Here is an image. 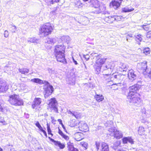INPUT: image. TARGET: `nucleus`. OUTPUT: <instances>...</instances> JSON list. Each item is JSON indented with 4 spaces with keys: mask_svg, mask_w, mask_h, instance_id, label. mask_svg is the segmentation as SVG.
Wrapping results in <instances>:
<instances>
[{
    "mask_svg": "<svg viewBox=\"0 0 151 151\" xmlns=\"http://www.w3.org/2000/svg\"><path fill=\"white\" fill-rule=\"evenodd\" d=\"M8 101L11 104L16 106H21L23 104L22 99L19 98L18 95L15 94L10 96Z\"/></svg>",
    "mask_w": 151,
    "mask_h": 151,
    "instance_id": "nucleus-3",
    "label": "nucleus"
},
{
    "mask_svg": "<svg viewBox=\"0 0 151 151\" xmlns=\"http://www.w3.org/2000/svg\"><path fill=\"white\" fill-rule=\"evenodd\" d=\"M41 99L40 98H36L35 99L32 105L33 109H37L39 106L41 102Z\"/></svg>",
    "mask_w": 151,
    "mask_h": 151,
    "instance_id": "nucleus-10",
    "label": "nucleus"
},
{
    "mask_svg": "<svg viewBox=\"0 0 151 151\" xmlns=\"http://www.w3.org/2000/svg\"><path fill=\"white\" fill-rule=\"evenodd\" d=\"M143 53L146 55L150 53V49L147 47L145 48L143 50Z\"/></svg>",
    "mask_w": 151,
    "mask_h": 151,
    "instance_id": "nucleus-44",
    "label": "nucleus"
},
{
    "mask_svg": "<svg viewBox=\"0 0 151 151\" xmlns=\"http://www.w3.org/2000/svg\"><path fill=\"white\" fill-rule=\"evenodd\" d=\"M144 128L142 126L139 127L138 131V134L140 135H142L144 134Z\"/></svg>",
    "mask_w": 151,
    "mask_h": 151,
    "instance_id": "nucleus-35",
    "label": "nucleus"
},
{
    "mask_svg": "<svg viewBox=\"0 0 151 151\" xmlns=\"http://www.w3.org/2000/svg\"><path fill=\"white\" fill-rule=\"evenodd\" d=\"M61 39L63 42H65L68 43L70 41V38L68 36H63L61 37Z\"/></svg>",
    "mask_w": 151,
    "mask_h": 151,
    "instance_id": "nucleus-25",
    "label": "nucleus"
},
{
    "mask_svg": "<svg viewBox=\"0 0 151 151\" xmlns=\"http://www.w3.org/2000/svg\"><path fill=\"white\" fill-rule=\"evenodd\" d=\"M58 133L62 136L64 135V134L63 133V132L59 129V128Z\"/></svg>",
    "mask_w": 151,
    "mask_h": 151,
    "instance_id": "nucleus-55",
    "label": "nucleus"
},
{
    "mask_svg": "<svg viewBox=\"0 0 151 151\" xmlns=\"http://www.w3.org/2000/svg\"><path fill=\"white\" fill-rule=\"evenodd\" d=\"M67 147L69 151L72 150H73V143L71 142L70 141H69L67 143Z\"/></svg>",
    "mask_w": 151,
    "mask_h": 151,
    "instance_id": "nucleus-34",
    "label": "nucleus"
},
{
    "mask_svg": "<svg viewBox=\"0 0 151 151\" xmlns=\"http://www.w3.org/2000/svg\"><path fill=\"white\" fill-rule=\"evenodd\" d=\"M0 122L4 124L5 123V122L4 120H3V119L1 118L0 119Z\"/></svg>",
    "mask_w": 151,
    "mask_h": 151,
    "instance_id": "nucleus-59",
    "label": "nucleus"
},
{
    "mask_svg": "<svg viewBox=\"0 0 151 151\" xmlns=\"http://www.w3.org/2000/svg\"><path fill=\"white\" fill-rule=\"evenodd\" d=\"M114 64L112 63H109L108 64H105L104 65L102 66V69L105 73H107L104 75V77L106 80H107V82H109L110 80H111L112 78H114V80L118 82H119L122 80L124 75H115L113 73L111 76V78H110V75L111 73L113 70Z\"/></svg>",
    "mask_w": 151,
    "mask_h": 151,
    "instance_id": "nucleus-1",
    "label": "nucleus"
},
{
    "mask_svg": "<svg viewBox=\"0 0 151 151\" xmlns=\"http://www.w3.org/2000/svg\"><path fill=\"white\" fill-rule=\"evenodd\" d=\"M101 67V66H99L96 64L94 65V67L95 69V73L96 74H98L100 73Z\"/></svg>",
    "mask_w": 151,
    "mask_h": 151,
    "instance_id": "nucleus-29",
    "label": "nucleus"
},
{
    "mask_svg": "<svg viewBox=\"0 0 151 151\" xmlns=\"http://www.w3.org/2000/svg\"><path fill=\"white\" fill-rule=\"evenodd\" d=\"M42 132L43 133L45 137H47V135L46 131L44 130Z\"/></svg>",
    "mask_w": 151,
    "mask_h": 151,
    "instance_id": "nucleus-60",
    "label": "nucleus"
},
{
    "mask_svg": "<svg viewBox=\"0 0 151 151\" xmlns=\"http://www.w3.org/2000/svg\"><path fill=\"white\" fill-rule=\"evenodd\" d=\"M106 60V58H103L101 56L98 57L96 60L95 64L101 66V65L105 62Z\"/></svg>",
    "mask_w": 151,
    "mask_h": 151,
    "instance_id": "nucleus-14",
    "label": "nucleus"
},
{
    "mask_svg": "<svg viewBox=\"0 0 151 151\" xmlns=\"http://www.w3.org/2000/svg\"><path fill=\"white\" fill-rule=\"evenodd\" d=\"M65 52H54V54L56 56L57 61L58 62H61L64 64L67 63L66 59L65 58Z\"/></svg>",
    "mask_w": 151,
    "mask_h": 151,
    "instance_id": "nucleus-5",
    "label": "nucleus"
},
{
    "mask_svg": "<svg viewBox=\"0 0 151 151\" xmlns=\"http://www.w3.org/2000/svg\"><path fill=\"white\" fill-rule=\"evenodd\" d=\"M4 35L5 37H7L9 35L8 32L7 30L5 31L4 32Z\"/></svg>",
    "mask_w": 151,
    "mask_h": 151,
    "instance_id": "nucleus-47",
    "label": "nucleus"
},
{
    "mask_svg": "<svg viewBox=\"0 0 151 151\" xmlns=\"http://www.w3.org/2000/svg\"><path fill=\"white\" fill-rule=\"evenodd\" d=\"M65 47L63 44L59 45L56 46L54 52H65Z\"/></svg>",
    "mask_w": 151,
    "mask_h": 151,
    "instance_id": "nucleus-12",
    "label": "nucleus"
},
{
    "mask_svg": "<svg viewBox=\"0 0 151 151\" xmlns=\"http://www.w3.org/2000/svg\"><path fill=\"white\" fill-rule=\"evenodd\" d=\"M76 5H77L78 6H81L82 5V4L81 3L80 1H79L76 2Z\"/></svg>",
    "mask_w": 151,
    "mask_h": 151,
    "instance_id": "nucleus-51",
    "label": "nucleus"
},
{
    "mask_svg": "<svg viewBox=\"0 0 151 151\" xmlns=\"http://www.w3.org/2000/svg\"><path fill=\"white\" fill-rule=\"evenodd\" d=\"M38 40L35 37L33 38H29L28 39V42H30L31 43L37 42Z\"/></svg>",
    "mask_w": 151,
    "mask_h": 151,
    "instance_id": "nucleus-36",
    "label": "nucleus"
},
{
    "mask_svg": "<svg viewBox=\"0 0 151 151\" xmlns=\"http://www.w3.org/2000/svg\"><path fill=\"white\" fill-rule=\"evenodd\" d=\"M123 143L124 144H127L128 142L130 143L131 145L134 143V141L133 139L131 137H125L122 139Z\"/></svg>",
    "mask_w": 151,
    "mask_h": 151,
    "instance_id": "nucleus-15",
    "label": "nucleus"
},
{
    "mask_svg": "<svg viewBox=\"0 0 151 151\" xmlns=\"http://www.w3.org/2000/svg\"><path fill=\"white\" fill-rule=\"evenodd\" d=\"M47 130L48 132V133L50 132L51 131V130L50 128V126L47 123Z\"/></svg>",
    "mask_w": 151,
    "mask_h": 151,
    "instance_id": "nucleus-49",
    "label": "nucleus"
},
{
    "mask_svg": "<svg viewBox=\"0 0 151 151\" xmlns=\"http://www.w3.org/2000/svg\"><path fill=\"white\" fill-rule=\"evenodd\" d=\"M44 1L47 5L51 6L52 4L59 2L60 0H44Z\"/></svg>",
    "mask_w": 151,
    "mask_h": 151,
    "instance_id": "nucleus-23",
    "label": "nucleus"
},
{
    "mask_svg": "<svg viewBox=\"0 0 151 151\" xmlns=\"http://www.w3.org/2000/svg\"><path fill=\"white\" fill-rule=\"evenodd\" d=\"M11 28H12V32H15L17 29V27L15 25H14Z\"/></svg>",
    "mask_w": 151,
    "mask_h": 151,
    "instance_id": "nucleus-45",
    "label": "nucleus"
},
{
    "mask_svg": "<svg viewBox=\"0 0 151 151\" xmlns=\"http://www.w3.org/2000/svg\"><path fill=\"white\" fill-rule=\"evenodd\" d=\"M134 10V8L129 9L128 7H126L123 9V11L124 12H129Z\"/></svg>",
    "mask_w": 151,
    "mask_h": 151,
    "instance_id": "nucleus-40",
    "label": "nucleus"
},
{
    "mask_svg": "<svg viewBox=\"0 0 151 151\" xmlns=\"http://www.w3.org/2000/svg\"><path fill=\"white\" fill-rule=\"evenodd\" d=\"M142 35L140 34L137 35L135 36V40L138 42V44H140V42L142 41Z\"/></svg>",
    "mask_w": 151,
    "mask_h": 151,
    "instance_id": "nucleus-30",
    "label": "nucleus"
},
{
    "mask_svg": "<svg viewBox=\"0 0 151 151\" xmlns=\"http://www.w3.org/2000/svg\"><path fill=\"white\" fill-rule=\"evenodd\" d=\"M83 18L85 20L82 22V24L83 25H86L88 23L89 21L86 17H83Z\"/></svg>",
    "mask_w": 151,
    "mask_h": 151,
    "instance_id": "nucleus-42",
    "label": "nucleus"
},
{
    "mask_svg": "<svg viewBox=\"0 0 151 151\" xmlns=\"http://www.w3.org/2000/svg\"><path fill=\"white\" fill-rule=\"evenodd\" d=\"M101 151H109L108 145L104 142L101 143Z\"/></svg>",
    "mask_w": 151,
    "mask_h": 151,
    "instance_id": "nucleus-24",
    "label": "nucleus"
},
{
    "mask_svg": "<svg viewBox=\"0 0 151 151\" xmlns=\"http://www.w3.org/2000/svg\"><path fill=\"white\" fill-rule=\"evenodd\" d=\"M95 2L96 3V4L95 5L94 3H93V7L96 9V10H95V12L96 13H101V11L99 7L98 2L97 1H95Z\"/></svg>",
    "mask_w": 151,
    "mask_h": 151,
    "instance_id": "nucleus-18",
    "label": "nucleus"
},
{
    "mask_svg": "<svg viewBox=\"0 0 151 151\" xmlns=\"http://www.w3.org/2000/svg\"><path fill=\"white\" fill-rule=\"evenodd\" d=\"M109 132H114H114H115V129L114 128H109Z\"/></svg>",
    "mask_w": 151,
    "mask_h": 151,
    "instance_id": "nucleus-54",
    "label": "nucleus"
},
{
    "mask_svg": "<svg viewBox=\"0 0 151 151\" xmlns=\"http://www.w3.org/2000/svg\"><path fill=\"white\" fill-rule=\"evenodd\" d=\"M122 2L116 0H113L110 4V6H111L115 9H117L120 6Z\"/></svg>",
    "mask_w": 151,
    "mask_h": 151,
    "instance_id": "nucleus-16",
    "label": "nucleus"
},
{
    "mask_svg": "<svg viewBox=\"0 0 151 151\" xmlns=\"http://www.w3.org/2000/svg\"><path fill=\"white\" fill-rule=\"evenodd\" d=\"M84 57L86 60H88L89 59L90 56L89 55H84Z\"/></svg>",
    "mask_w": 151,
    "mask_h": 151,
    "instance_id": "nucleus-52",
    "label": "nucleus"
},
{
    "mask_svg": "<svg viewBox=\"0 0 151 151\" xmlns=\"http://www.w3.org/2000/svg\"><path fill=\"white\" fill-rule=\"evenodd\" d=\"M119 70L121 71H126L128 66L125 63H122L119 67Z\"/></svg>",
    "mask_w": 151,
    "mask_h": 151,
    "instance_id": "nucleus-26",
    "label": "nucleus"
},
{
    "mask_svg": "<svg viewBox=\"0 0 151 151\" xmlns=\"http://www.w3.org/2000/svg\"><path fill=\"white\" fill-rule=\"evenodd\" d=\"M133 37L132 35L130 33L127 34L126 37L127 41L129 42L131 41L132 40L131 38Z\"/></svg>",
    "mask_w": 151,
    "mask_h": 151,
    "instance_id": "nucleus-38",
    "label": "nucleus"
},
{
    "mask_svg": "<svg viewBox=\"0 0 151 151\" xmlns=\"http://www.w3.org/2000/svg\"><path fill=\"white\" fill-rule=\"evenodd\" d=\"M138 88L137 85H135L129 87V93H131L133 95L134 93H137L136 92L138 90Z\"/></svg>",
    "mask_w": 151,
    "mask_h": 151,
    "instance_id": "nucleus-17",
    "label": "nucleus"
},
{
    "mask_svg": "<svg viewBox=\"0 0 151 151\" xmlns=\"http://www.w3.org/2000/svg\"><path fill=\"white\" fill-rule=\"evenodd\" d=\"M73 62L74 63L75 65H78V63L77 61H76V60H75L73 58Z\"/></svg>",
    "mask_w": 151,
    "mask_h": 151,
    "instance_id": "nucleus-58",
    "label": "nucleus"
},
{
    "mask_svg": "<svg viewBox=\"0 0 151 151\" xmlns=\"http://www.w3.org/2000/svg\"><path fill=\"white\" fill-rule=\"evenodd\" d=\"M81 115H82L81 113L77 111H74V112L73 113V116H75L77 119L80 118Z\"/></svg>",
    "mask_w": 151,
    "mask_h": 151,
    "instance_id": "nucleus-37",
    "label": "nucleus"
},
{
    "mask_svg": "<svg viewBox=\"0 0 151 151\" xmlns=\"http://www.w3.org/2000/svg\"><path fill=\"white\" fill-rule=\"evenodd\" d=\"M147 38H151V31L148 32L146 35Z\"/></svg>",
    "mask_w": 151,
    "mask_h": 151,
    "instance_id": "nucleus-46",
    "label": "nucleus"
},
{
    "mask_svg": "<svg viewBox=\"0 0 151 151\" xmlns=\"http://www.w3.org/2000/svg\"><path fill=\"white\" fill-rule=\"evenodd\" d=\"M35 125L42 132L44 130L42 128L38 122H37L35 124Z\"/></svg>",
    "mask_w": 151,
    "mask_h": 151,
    "instance_id": "nucleus-41",
    "label": "nucleus"
},
{
    "mask_svg": "<svg viewBox=\"0 0 151 151\" xmlns=\"http://www.w3.org/2000/svg\"><path fill=\"white\" fill-rule=\"evenodd\" d=\"M31 81L37 83H38L39 84H42L43 83V81L40 79L38 78H34V79H32L31 80Z\"/></svg>",
    "mask_w": 151,
    "mask_h": 151,
    "instance_id": "nucleus-32",
    "label": "nucleus"
},
{
    "mask_svg": "<svg viewBox=\"0 0 151 151\" xmlns=\"http://www.w3.org/2000/svg\"><path fill=\"white\" fill-rule=\"evenodd\" d=\"M58 121L59 122L60 124L61 125L63 124L62 123V121L61 119H58Z\"/></svg>",
    "mask_w": 151,
    "mask_h": 151,
    "instance_id": "nucleus-63",
    "label": "nucleus"
},
{
    "mask_svg": "<svg viewBox=\"0 0 151 151\" xmlns=\"http://www.w3.org/2000/svg\"><path fill=\"white\" fill-rule=\"evenodd\" d=\"M62 137L66 140H68L69 139L68 137L64 134Z\"/></svg>",
    "mask_w": 151,
    "mask_h": 151,
    "instance_id": "nucleus-53",
    "label": "nucleus"
},
{
    "mask_svg": "<svg viewBox=\"0 0 151 151\" xmlns=\"http://www.w3.org/2000/svg\"><path fill=\"white\" fill-rule=\"evenodd\" d=\"M48 70L49 73L51 75L53 74L55 75L57 73V72L54 69H52L48 68Z\"/></svg>",
    "mask_w": 151,
    "mask_h": 151,
    "instance_id": "nucleus-39",
    "label": "nucleus"
},
{
    "mask_svg": "<svg viewBox=\"0 0 151 151\" xmlns=\"http://www.w3.org/2000/svg\"><path fill=\"white\" fill-rule=\"evenodd\" d=\"M114 137L117 139H119L123 136V134L121 131L116 130L114 133Z\"/></svg>",
    "mask_w": 151,
    "mask_h": 151,
    "instance_id": "nucleus-21",
    "label": "nucleus"
},
{
    "mask_svg": "<svg viewBox=\"0 0 151 151\" xmlns=\"http://www.w3.org/2000/svg\"><path fill=\"white\" fill-rule=\"evenodd\" d=\"M53 28L50 24L46 23L41 26L39 33L42 36H45L50 34Z\"/></svg>",
    "mask_w": 151,
    "mask_h": 151,
    "instance_id": "nucleus-2",
    "label": "nucleus"
},
{
    "mask_svg": "<svg viewBox=\"0 0 151 151\" xmlns=\"http://www.w3.org/2000/svg\"><path fill=\"white\" fill-rule=\"evenodd\" d=\"M56 42V39L55 38H48L45 41L46 43L50 44H53Z\"/></svg>",
    "mask_w": 151,
    "mask_h": 151,
    "instance_id": "nucleus-22",
    "label": "nucleus"
},
{
    "mask_svg": "<svg viewBox=\"0 0 151 151\" xmlns=\"http://www.w3.org/2000/svg\"><path fill=\"white\" fill-rule=\"evenodd\" d=\"M78 127L80 131L83 132H86L88 130V127L84 121H80L78 123Z\"/></svg>",
    "mask_w": 151,
    "mask_h": 151,
    "instance_id": "nucleus-8",
    "label": "nucleus"
},
{
    "mask_svg": "<svg viewBox=\"0 0 151 151\" xmlns=\"http://www.w3.org/2000/svg\"><path fill=\"white\" fill-rule=\"evenodd\" d=\"M19 71L20 73L22 74H27L29 71V70L28 69L26 68H22L21 69H19Z\"/></svg>",
    "mask_w": 151,
    "mask_h": 151,
    "instance_id": "nucleus-31",
    "label": "nucleus"
},
{
    "mask_svg": "<svg viewBox=\"0 0 151 151\" xmlns=\"http://www.w3.org/2000/svg\"><path fill=\"white\" fill-rule=\"evenodd\" d=\"M83 134L81 133H76L75 134V137L76 140L77 141H79L83 139L82 136Z\"/></svg>",
    "mask_w": 151,
    "mask_h": 151,
    "instance_id": "nucleus-27",
    "label": "nucleus"
},
{
    "mask_svg": "<svg viewBox=\"0 0 151 151\" xmlns=\"http://www.w3.org/2000/svg\"><path fill=\"white\" fill-rule=\"evenodd\" d=\"M147 26V24H144L143 25H142V27L143 28V29L145 30H147L148 29V27H146Z\"/></svg>",
    "mask_w": 151,
    "mask_h": 151,
    "instance_id": "nucleus-48",
    "label": "nucleus"
},
{
    "mask_svg": "<svg viewBox=\"0 0 151 151\" xmlns=\"http://www.w3.org/2000/svg\"><path fill=\"white\" fill-rule=\"evenodd\" d=\"M95 99L98 102L101 101L104 99V96L101 94H96L95 96Z\"/></svg>",
    "mask_w": 151,
    "mask_h": 151,
    "instance_id": "nucleus-28",
    "label": "nucleus"
},
{
    "mask_svg": "<svg viewBox=\"0 0 151 151\" xmlns=\"http://www.w3.org/2000/svg\"><path fill=\"white\" fill-rule=\"evenodd\" d=\"M57 8H55L54 10H53L51 12L53 14H55L56 13H57Z\"/></svg>",
    "mask_w": 151,
    "mask_h": 151,
    "instance_id": "nucleus-56",
    "label": "nucleus"
},
{
    "mask_svg": "<svg viewBox=\"0 0 151 151\" xmlns=\"http://www.w3.org/2000/svg\"><path fill=\"white\" fill-rule=\"evenodd\" d=\"M44 88L45 91L44 96L45 98H46L52 94L54 88L52 86L49 84L47 86H45Z\"/></svg>",
    "mask_w": 151,
    "mask_h": 151,
    "instance_id": "nucleus-6",
    "label": "nucleus"
},
{
    "mask_svg": "<svg viewBox=\"0 0 151 151\" xmlns=\"http://www.w3.org/2000/svg\"><path fill=\"white\" fill-rule=\"evenodd\" d=\"M57 101L55 98L51 99L49 104V107L52 108L56 112H58V109L57 107Z\"/></svg>",
    "mask_w": 151,
    "mask_h": 151,
    "instance_id": "nucleus-9",
    "label": "nucleus"
},
{
    "mask_svg": "<svg viewBox=\"0 0 151 151\" xmlns=\"http://www.w3.org/2000/svg\"><path fill=\"white\" fill-rule=\"evenodd\" d=\"M70 151H79L78 150L74 147L73 148V150Z\"/></svg>",
    "mask_w": 151,
    "mask_h": 151,
    "instance_id": "nucleus-62",
    "label": "nucleus"
},
{
    "mask_svg": "<svg viewBox=\"0 0 151 151\" xmlns=\"http://www.w3.org/2000/svg\"><path fill=\"white\" fill-rule=\"evenodd\" d=\"M8 88V85L5 81L0 80V92H5Z\"/></svg>",
    "mask_w": 151,
    "mask_h": 151,
    "instance_id": "nucleus-7",
    "label": "nucleus"
},
{
    "mask_svg": "<svg viewBox=\"0 0 151 151\" xmlns=\"http://www.w3.org/2000/svg\"><path fill=\"white\" fill-rule=\"evenodd\" d=\"M50 140L54 142L55 145L59 146L60 149H63L65 147V145L61 143L60 142L58 141H56L52 139H51Z\"/></svg>",
    "mask_w": 151,
    "mask_h": 151,
    "instance_id": "nucleus-19",
    "label": "nucleus"
},
{
    "mask_svg": "<svg viewBox=\"0 0 151 151\" xmlns=\"http://www.w3.org/2000/svg\"><path fill=\"white\" fill-rule=\"evenodd\" d=\"M137 67L138 68L141 70L142 72L146 71L147 68V62L139 63L137 64Z\"/></svg>",
    "mask_w": 151,
    "mask_h": 151,
    "instance_id": "nucleus-13",
    "label": "nucleus"
},
{
    "mask_svg": "<svg viewBox=\"0 0 151 151\" xmlns=\"http://www.w3.org/2000/svg\"><path fill=\"white\" fill-rule=\"evenodd\" d=\"M74 111H71L70 110L68 111V113L69 114H72V116H73V113H74Z\"/></svg>",
    "mask_w": 151,
    "mask_h": 151,
    "instance_id": "nucleus-57",
    "label": "nucleus"
},
{
    "mask_svg": "<svg viewBox=\"0 0 151 151\" xmlns=\"http://www.w3.org/2000/svg\"><path fill=\"white\" fill-rule=\"evenodd\" d=\"M139 95L138 93L132 95L131 93H129L127 96V101L130 103L134 104L135 105H139L141 103V100L138 97Z\"/></svg>",
    "mask_w": 151,
    "mask_h": 151,
    "instance_id": "nucleus-4",
    "label": "nucleus"
},
{
    "mask_svg": "<svg viewBox=\"0 0 151 151\" xmlns=\"http://www.w3.org/2000/svg\"><path fill=\"white\" fill-rule=\"evenodd\" d=\"M128 76L129 79L132 81L136 79L137 78V76L136 72L132 69L129 70V71Z\"/></svg>",
    "mask_w": 151,
    "mask_h": 151,
    "instance_id": "nucleus-11",
    "label": "nucleus"
},
{
    "mask_svg": "<svg viewBox=\"0 0 151 151\" xmlns=\"http://www.w3.org/2000/svg\"><path fill=\"white\" fill-rule=\"evenodd\" d=\"M95 147L97 151H98L100 147H101V143L99 141L95 142Z\"/></svg>",
    "mask_w": 151,
    "mask_h": 151,
    "instance_id": "nucleus-33",
    "label": "nucleus"
},
{
    "mask_svg": "<svg viewBox=\"0 0 151 151\" xmlns=\"http://www.w3.org/2000/svg\"><path fill=\"white\" fill-rule=\"evenodd\" d=\"M105 20L108 23H112L115 20V16L113 17L109 16L106 17L105 19Z\"/></svg>",
    "mask_w": 151,
    "mask_h": 151,
    "instance_id": "nucleus-20",
    "label": "nucleus"
},
{
    "mask_svg": "<svg viewBox=\"0 0 151 151\" xmlns=\"http://www.w3.org/2000/svg\"><path fill=\"white\" fill-rule=\"evenodd\" d=\"M82 145L84 147H85L86 148V147H87V143H85Z\"/></svg>",
    "mask_w": 151,
    "mask_h": 151,
    "instance_id": "nucleus-61",
    "label": "nucleus"
},
{
    "mask_svg": "<svg viewBox=\"0 0 151 151\" xmlns=\"http://www.w3.org/2000/svg\"><path fill=\"white\" fill-rule=\"evenodd\" d=\"M3 110V107H2V106H1V105H0V111H2Z\"/></svg>",
    "mask_w": 151,
    "mask_h": 151,
    "instance_id": "nucleus-64",
    "label": "nucleus"
},
{
    "mask_svg": "<svg viewBox=\"0 0 151 151\" xmlns=\"http://www.w3.org/2000/svg\"><path fill=\"white\" fill-rule=\"evenodd\" d=\"M90 55L91 56H93L94 57H95L96 60L97 59V57H100V54L99 55L97 53L94 52H93Z\"/></svg>",
    "mask_w": 151,
    "mask_h": 151,
    "instance_id": "nucleus-43",
    "label": "nucleus"
},
{
    "mask_svg": "<svg viewBox=\"0 0 151 151\" xmlns=\"http://www.w3.org/2000/svg\"><path fill=\"white\" fill-rule=\"evenodd\" d=\"M115 20L119 21L121 20V18L120 16H115Z\"/></svg>",
    "mask_w": 151,
    "mask_h": 151,
    "instance_id": "nucleus-50",
    "label": "nucleus"
}]
</instances>
